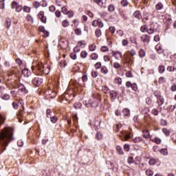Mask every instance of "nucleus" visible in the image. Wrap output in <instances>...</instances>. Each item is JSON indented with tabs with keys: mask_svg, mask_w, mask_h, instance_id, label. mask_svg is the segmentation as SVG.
Returning <instances> with one entry per match:
<instances>
[{
	"mask_svg": "<svg viewBox=\"0 0 176 176\" xmlns=\"http://www.w3.org/2000/svg\"><path fill=\"white\" fill-rule=\"evenodd\" d=\"M38 19H40V20L42 23H45V19H43V17H45V12L43 11H41L38 14Z\"/></svg>",
	"mask_w": 176,
	"mask_h": 176,
	"instance_id": "obj_13",
	"label": "nucleus"
},
{
	"mask_svg": "<svg viewBox=\"0 0 176 176\" xmlns=\"http://www.w3.org/2000/svg\"><path fill=\"white\" fill-rule=\"evenodd\" d=\"M117 152L119 153V155H123V149L120 146H117L116 147Z\"/></svg>",
	"mask_w": 176,
	"mask_h": 176,
	"instance_id": "obj_38",
	"label": "nucleus"
},
{
	"mask_svg": "<svg viewBox=\"0 0 176 176\" xmlns=\"http://www.w3.org/2000/svg\"><path fill=\"white\" fill-rule=\"evenodd\" d=\"M113 68H116V69H119V68H120V64H119L118 62H116L113 63Z\"/></svg>",
	"mask_w": 176,
	"mask_h": 176,
	"instance_id": "obj_53",
	"label": "nucleus"
},
{
	"mask_svg": "<svg viewBox=\"0 0 176 176\" xmlns=\"http://www.w3.org/2000/svg\"><path fill=\"white\" fill-rule=\"evenodd\" d=\"M75 109H80L82 108V103L78 102L74 104Z\"/></svg>",
	"mask_w": 176,
	"mask_h": 176,
	"instance_id": "obj_37",
	"label": "nucleus"
},
{
	"mask_svg": "<svg viewBox=\"0 0 176 176\" xmlns=\"http://www.w3.org/2000/svg\"><path fill=\"white\" fill-rule=\"evenodd\" d=\"M10 25H12V21L10 19H6V28L9 30L10 28Z\"/></svg>",
	"mask_w": 176,
	"mask_h": 176,
	"instance_id": "obj_21",
	"label": "nucleus"
},
{
	"mask_svg": "<svg viewBox=\"0 0 176 176\" xmlns=\"http://www.w3.org/2000/svg\"><path fill=\"white\" fill-rule=\"evenodd\" d=\"M145 56V50H144V49H141L139 51V56L141 58H144V56Z\"/></svg>",
	"mask_w": 176,
	"mask_h": 176,
	"instance_id": "obj_32",
	"label": "nucleus"
},
{
	"mask_svg": "<svg viewBox=\"0 0 176 176\" xmlns=\"http://www.w3.org/2000/svg\"><path fill=\"white\" fill-rule=\"evenodd\" d=\"M108 11L110 12V13L115 12V6L110 4L108 7Z\"/></svg>",
	"mask_w": 176,
	"mask_h": 176,
	"instance_id": "obj_34",
	"label": "nucleus"
},
{
	"mask_svg": "<svg viewBox=\"0 0 176 176\" xmlns=\"http://www.w3.org/2000/svg\"><path fill=\"white\" fill-rule=\"evenodd\" d=\"M143 137L144 138L148 139L150 138V140L152 138V136L151 135V133H149L148 130H144L143 131Z\"/></svg>",
	"mask_w": 176,
	"mask_h": 176,
	"instance_id": "obj_11",
	"label": "nucleus"
},
{
	"mask_svg": "<svg viewBox=\"0 0 176 176\" xmlns=\"http://www.w3.org/2000/svg\"><path fill=\"white\" fill-rule=\"evenodd\" d=\"M109 90V88H108V86L104 85L102 87V91H104V93H105V94H107V93H108V91Z\"/></svg>",
	"mask_w": 176,
	"mask_h": 176,
	"instance_id": "obj_60",
	"label": "nucleus"
},
{
	"mask_svg": "<svg viewBox=\"0 0 176 176\" xmlns=\"http://www.w3.org/2000/svg\"><path fill=\"white\" fill-rule=\"evenodd\" d=\"M146 30H148V28L146 27V25H142L140 28L141 32H146Z\"/></svg>",
	"mask_w": 176,
	"mask_h": 176,
	"instance_id": "obj_56",
	"label": "nucleus"
},
{
	"mask_svg": "<svg viewBox=\"0 0 176 176\" xmlns=\"http://www.w3.org/2000/svg\"><path fill=\"white\" fill-rule=\"evenodd\" d=\"M46 118L50 119L52 123H57V116L53 113V111L50 109L46 110Z\"/></svg>",
	"mask_w": 176,
	"mask_h": 176,
	"instance_id": "obj_2",
	"label": "nucleus"
},
{
	"mask_svg": "<svg viewBox=\"0 0 176 176\" xmlns=\"http://www.w3.org/2000/svg\"><path fill=\"white\" fill-rule=\"evenodd\" d=\"M91 60H97L98 58V54L96 53H92L90 56Z\"/></svg>",
	"mask_w": 176,
	"mask_h": 176,
	"instance_id": "obj_36",
	"label": "nucleus"
},
{
	"mask_svg": "<svg viewBox=\"0 0 176 176\" xmlns=\"http://www.w3.org/2000/svg\"><path fill=\"white\" fill-rule=\"evenodd\" d=\"M133 16L138 20H141L142 19V15H141V12L140 11H136L133 13Z\"/></svg>",
	"mask_w": 176,
	"mask_h": 176,
	"instance_id": "obj_16",
	"label": "nucleus"
},
{
	"mask_svg": "<svg viewBox=\"0 0 176 176\" xmlns=\"http://www.w3.org/2000/svg\"><path fill=\"white\" fill-rule=\"evenodd\" d=\"M100 72H102V74L107 75V74H108V69H107L106 67L102 66L101 67Z\"/></svg>",
	"mask_w": 176,
	"mask_h": 176,
	"instance_id": "obj_35",
	"label": "nucleus"
},
{
	"mask_svg": "<svg viewBox=\"0 0 176 176\" xmlns=\"http://www.w3.org/2000/svg\"><path fill=\"white\" fill-rule=\"evenodd\" d=\"M37 69L39 72L38 75H41L42 76L45 75V67L43 66V63H38Z\"/></svg>",
	"mask_w": 176,
	"mask_h": 176,
	"instance_id": "obj_7",
	"label": "nucleus"
},
{
	"mask_svg": "<svg viewBox=\"0 0 176 176\" xmlns=\"http://www.w3.org/2000/svg\"><path fill=\"white\" fill-rule=\"evenodd\" d=\"M23 11L25 12L26 13H30V12H31V8L28 6H24Z\"/></svg>",
	"mask_w": 176,
	"mask_h": 176,
	"instance_id": "obj_55",
	"label": "nucleus"
},
{
	"mask_svg": "<svg viewBox=\"0 0 176 176\" xmlns=\"http://www.w3.org/2000/svg\"><path fill=\"white\" fill-rule=\"evenodd\" d=\"M119 14L120 15V16L124 19V20H127V14H126V12L123 11V10H120L119 11Z\"/></svg>",
	"mask_w": 176,
	"mask_h": 176,
	"instance_id": "obj_17",
	"label": "nucleus"
},
{
	"mask_svg": "<svg viewBox=\"0 0 176 176\" xmlns=\"http://www.w3.org/2000/svg\"><path fill=\"white\" fill-rule=\"evenodd\" d=\"M46 65H47V66H46L47 72H45V75H49V74H50L52 63H50V62H49V63H47Z\"/></svg>",
	"mask_w": 176,
	"mask_h": 176,
	"instance_id": "obj_23",
	"label": "nucleus"
},
{
	"mask_svg": "<svg viewBox=\"0 0 176 176\" xmlns=\"http://www.w3.org/2000/svg\"><path fill=\"white\" fill-rule=\"evenodd\" d=\"M146 32L149 34V35H152V34L155 32V30H153V28L147 29Z\"/></svg>",
	"mask_w": 176,
	"mask_h": 176,
	"instance_id": "obj_59",
	"label": "nucleus"
},
{
	"mask_svg": "<svg viewBox=\"0 0 176 176\" xmlns=\"http://www.w3.org/2000/svg\"><path fill=\"white\" fill-rule=\"evenodd\" d=\"M128 53L131 54L132 57L137 54V52H135V50H131L130 51H128Z\"/></svg>",
	"mask_w": 176,
	"mask_h": 176,
	"instance_id": "obj_52",
	"label": "nucleus"
},
{
	"mask_svg": "<svg viewBox=\"0 0 176 176\" xmlns=\"http://www.w3.org/2000/svg\"><path fill=\"white\" fill-rule=\"evenodd\" d=\"M62 25L63 27H68L69 25V22L68 21V20H65L62 22Z\"/></svg>",
	"mask_w": 176,
	"mask_h": 176,
	"instance_id": "obj_45",
	"label": "nucleus"
},
{
	"mask_svg": "<svg viewBox=\"0 0 176 176\" xmlns=\"http://www.w3.org/2000/svg\"><path fill=\"white\" fill-rule=\"evenodd\" d=\"M89 50L90 52H94L96 50V45L93 44L89 45Z\"/></svg>",
	"mask_w": 176,
	"mask_h": 176,
	"instance_id": "obj_62",
	"label": "nucleus"
},
{
	"mask_svg": "<svg viewBox=\"0 0 176 176\" xmlns=\"http://www.w3.org/2000/svg\"><path fill=\"white\" fill-rule=\"evenodd\" d=\"M122 135H124V140H125V141H127V140H130V135L126 133H122Z\"/></svg>",
	"mask_w": 176,
	"mask_h": 176,
	"instance_id": "obj_50",
	"label": "nucleus"
},
{
	"mask_svg": "<svg viewBox=\"0 0 176 176\" xmlns=\"http://www.w3.org/2000/svg\"><path fill=\"white\" fill-rule=\"evenodd\" d=\"M61 12L62 13H63L64 14H67V13H68V12H69V10H68V9L67 8V7L64 6L61 8Z\"/></svg>",
	"mask_w": 176,
	"mask_h": 176,
	"instance_id": "obj_46",
	"label": "nucleus"
},
{
	"mask_svg": "<svg viewBox=\"0 0 176 176\" xmlns=\"http://www.w3.org/2000/svg\"><path fill=\"white\" fill-rule=\"evenodd\" d=\"M126 78H133V72L131 71H129L126 73Z\"/></svg>",
	"mask_w": 176,
	"mask_h": 176,
	"instance_id": "obj_61",
	"label": "nucleus"
},
{
	"mask_svg": "<svg viewBox=\"0 0 176 176\" xmlns=\"http://www.w3.org/2000/svg\"><path fill=\"white\" fill-rule=\"evenodd\" d=\"M28 72H30V70H28V69H25L22 71V74L25 75V76H30Z\"/></svg>",
	"mask_w": 176,
	"mask_h": 176,
	"instance_id": "obj_51",
	"label": "nucleus"
},
{
	"mask_svg": "<svg viewBox=\"0 0 176 176\" xmlns=\"http://www.w3.org/2000/svg\"><path fill=\"white\" fill-rule=\"evenodd\" d=\"M126 87H127V89H131L133 91H137L138 90V87L137 86L136 83H131V82L130 81H127L125 84Z\"/></svg>",
	"mask_w": 176,
	"mask_h": 176,
	"instance_id": "obj_4",
	"label": "nucleus"
},
{
	"mask_svg": "<svg viewBox=\"0 0 176 176\" xmlns=\"http://www.w3.org/2000/svg\"><path fill=\"white\" fill-rule=\"evenodd\" d=\"M74 33L76 35H82V30L80 28H76L74 30Z\"/></svg>",
	"mask_w": 176,
	"mask_h": 176,
	"instance_id": "obj_41",
	"label": "nucleus"
},
{
	"mask_svg": "<svg viewBox=\"0 0 176 176\" xmlns=\"http://www.w3.org/2000/svg\"><path fill=\"white\" fill-rule=\"evenodd\" d=\"M114 83L117 85H122V78L118 77L114 79Z\"/></svg>",
	"mask_w": 176,
	"mask_h": 176,
	"instance_id": "obj_40",
	"label": "nucleus"
},
{
	"mask_svg": "<svg viewBox=\"0 0 176 176\" xmlns=\"http://www.w3.org/2000/svg\"><path fill=\"white\" fill-rule=\"evenodd\" d=\"M0 97L2 100H10V96L7 94L4 95H1Z\"/></svg>",
	"mask_w": 176,
	"mask_h": 176,
	"instance_id": "obj_30",
	"label": "nucleus"
},
{
	"mask_svg": "<svg viewBox=\"0 0 176 176\" xmlns=\"http://www.w3.org/2000/svg\"><path fill=\"white\" fill-rule=\"evenodd\" d=\"M109 50V48H108L107 46H102L101 48V52H108Z\"/></svg>",
	"mask_w": 176,
	"mask_h": 176,
	"instance_id": "obj_63",
	"label": "nucleus"
},
{
	"mask_svg": "<svg viewBox=\"0 0 176 176\" xmlns=\"http://www.w3.org/2000/svg\"><path fill=\"white\" fill-rule=\"evenodd\" d=\"M125 60L128 64H133L134 63V59L130 56H126Z\"/></svg>",
	"mask_w": 176,
	"mask_h": 176,
	"instance_id": "obj_22",
	"label": "nucleus"
},
{
	"mask_svg": "<svg viewBox=\"0 0 176 176\" xmlns=\"http://www.w3.org/2000/svg\"><path fill=\"white\" fill-rule=\"evenodd\" d=\"M122 113L124 116H130V110H129L128 109H124L122 110Z\"/></svg>",
	"mask_w": 176,
	"mask_h": 176,
	"instance_id": "obj_31",
	"label": "nucleus"
},
{
	"mask_svg": "<svg viewBox=\"0 0 176 176\" xmlns=\"http://www.w3.org/2000/svg\"><path fill=\"white\" fill-rule=\"evenodd\" d=\"M26 20L28 21H30V23H34V18H32V16H31V15H27Z\"/></svg>",
	"mask_w": 176,
	"mask_h": 176,
	"instance_id": "obj_48",
	"label": "nucleus"
},
{
	"mask_svg": "<svg viewBox=\"0 0 176 176\" xmlns=\"http://www.w3.org/2000/svg\"><path fill=\"white\" fill-rule=\"evenodd\" d=\"M96 140H102V134L100 132H98L96 135Z\"/></svg>",
	"mask_w": 176,
	"mask_h": 176,
	"instance_id": "obj_47",
	"label": "nucleus"
},
{
	"mask_svg": "<svg viewBox=\"0 0 176 176\" xmlns=\"http://www.w3.org/2000/svg\"><path fill=\"white\" fill-rule=\"evenodd\" d=\"M162 133L165 134L166 137H169L170 134V130L167 129L166 128L162 129Z\"/></svg>",
	"mask_w": 176,
	"mask_h": 176,
	"instance_id": "obj_26",
	"label": "nucleus"
},
{
	"mask_svg": "<svg viewBox=\"0 0 176 176\" xmlns=\"http://www.w3.org/2000/svg\"><path fill=\"white\" fill-rule=\"evenodd\" d=\"M82 80L85 83L87 81V75L84 74L82 77Z\"/></svg>",
	"mask_w": 176,
	"mask_h": 176,
	"instance_id": "obj_64",
	"label": "nucleus"
},
{
	"mask_svg": "<svg viewBox=\"0 0 176 176\" xmlns=\"http://www.w3.org/2000/svg\"><path fill=\"white\" fill-rule=\"evenodd\" d=\"M109 94H110V98H111L112 100H116V96H118V92H117V91H111L109 92Z\"/></svg>",
	"mask_w": 176,
	"mask_h": 176,
	"instance_id": "obj_15",
	"label": "nucleus"
},
{
	"mask_svg": "<svg viewBox=\"0 0 176 176\" xmlns=\"http://www.w3.org/2000/svg\"><path fill=\"white\" fill-rule=\"evenodd\" d=\"M117 54H119L120 58H122V54L121 52H119V51L113 52V56H115V58H116V60H118V55Z\"/></svg>",
	"mask_w": 176,
	"mask_h": 176,
	"instance_id": "obj_27",
	"label": "nucleus"
},
{
	"mask_svg": "<svg viewBox=\"0 0 176 176\" xmlns=\"http://www.w3.org/2000/svg\"><path fill=\"white\" fill-rule=\"evenodd\" d=\"M157 103L158 104L159 107H162V105L164 104V98L161 96L158 100H157Z\"/></svg>",
	"mask_w": 176,
	"mask_h": 176,
	"instance_id": "obj_19",
	"label": "nucleus"
},
{
	"mask_svg": "<svg viewBox=\"0 0 176 176\" xmlns=\"http://www.w3.org/2000/svg\"><path fill=\"white\" fill-rule=\"evenodd\" d=\"M70 58H72V60H76V54L75 52L71 53Z\"/></svg>",
	"mask_w": 176,
	"mask_h": 176,
	"instance_id": "obj_58",
	"label": "nucleus"
},
{
	"mask_svg": "<svg viewBox=\"0 0 176 176\" xmlns=\"http://www.w3.org/2000/svg\"><path fill=\"white\" fill-rule=\"evenodd\" d=\"M155 50H157V53H158V54H163V53H164V50L160 45H157L155 46Z\"/></svg>",
	"mask_w": 176,
	"mask_h": 176,
	"instance_id": "obj_10",
	"label": "nucleus"
},
{
	"mask_svg": "<svg viewBox=\"0 0 176 176\" xmlns=\"http://www.w3.org/2000/svg\"><path fill=\"white\" fill-rule=\"evenodd\" d=\"M151 141L153 142H155L157 144H162V140L157 137L154 138H151Z\"/></svg>",
	"mask_w": 176,
	"mask_h": 176,
	"instance_id": "obj_18",
	"label": "nucleus"
},
{
	"mask_svg": "<svg viewBox=\"0 0 176 176\" xmlns=\"http://www.w3.org/2000/svg\"><path fill=\"white\" fill-rule=\"evenodd\" d=\"M19 90L23 93L24 94H28V90H27V88H25V86L23 84H19Z\"/></svg>",
	"mask_w": 176,
	"mask_h": 176,
	"instance_id": "obj_9",
	"label": "nucleus"
},
{
	"mask_svg": "<svg viewBox=\"0 0 176 176\" xmlns=\"http://www.w3.org/2000/svg\"><path fill=\"white\" fill-rule=\"evenodd\" d=\"M121 6L123 8H126V6H129V1L127 0H122L120 2Z\"/></svg>",
	"mask_w": 176,
	"mask_h": 176,
	"instance_id": "obj_28",
	"label": "nucleus"
},
{
	"mask_svg": "<svg viewBox=\"0 0 176 176\" xmlns=\"http://www.w3.org/2000/svg\"><path fill=\"white\" fill-rule=\"evenodd\" d=\"M32 82L34 86H41V85H42V83H43V78H42L41 77H34L32 79Z\"/></svg>",
	"mask_w": 176,
	"mask_h": 176,
	"instance_id": "obj_5",
	"label": "nucleus"
},
{
	"mask_svg": "<svg viewBox=\"0 0 176 176\" xmlns=\"http://www.w3.org/2000/svg\"><path fill=\"white\" fill-rule=\"evenodd\" d=\"M155 9L156 10H162V9H163V4L162 3H158L156 6H155Z\"/></svg>",
	"mask_w": 176,
	"mask_h": 176,
	"instance_id": "obj_33",
	"label": "nucleus"
},
{
	"mask_svg": "<svg viewBox=\"0 0 176 176\" xmlns=\"http://www.w3.org/2000/svg\"><path fill=\"white\" fill-rule=\"evenodd\" d=\"M95 35L97 36V38H100V36H101V30L97 29L95 31Z\"/></svg>",
	"mask_w": 176,
	"mask_h": 176,
	"instance_id": "obj_43",
	"label": "nucleus"
},
{
	"mask_svg": "<svg viewBox=\"0 0 176 176\" xmlns=\"http://www.w3.org/2000/svg\"><path fill=\"white\" fill-rule=\"evenodd\" d=\"M94 3H96L98 5V6H100V8H105V4L102 2V0H93Z\"/></svg>",
	"mask_w": 176,
	"mask_h": 176,
	"instance_id": "obj_14",
	"label": "nucleus"
},
{
	"mask_svg": "<svg viewBox=\"0 0 176 176\" xmlns=\"http://www.w3.org/2000/svg\"><path fill=\"white\" fill-rule=\"evenodd\" d=\"M14 140L13 138V130L9 129H3L0 133V144L3 146L1 153L4 151H6V146L9 145L10 141Z\"/></svg>",
	"mask_w": 176,
	"mask_h": 176,
	"instance_id": "obj_1",
	"label": "nucleus"
},
{
	"mask_svg": "<svg viewBox=\"0 0 176 176\" xmlns=\"http://www.w3.org/2000/svg\"><path fill=\"white\" fill-rule=\"evenodd\" d=\"M97 24L99 28H102V27H104V23H102V21H101V19L97 20Z\"/></svg>",
	"mask_w": 176,
	"mask_h": 176,
	"instance_id": "obj_39",
	"label": "nucleus"
},
{
	"mask_svg": "<svg viewBox=\"0 0 176 176\" xmlns=\"http://www.w3.org/2000/svg\"><path fill=\"white\" fill-rule=\"evenodd\" d=\"M167 71H168L169 72H174V71H175V67H174V66H168Z\"/></svg>",
	"mask_w": 176,
	"mask_h": 176,
	"instance_id": "obj_49",
	"label": "nucleus"
},
{
	"mask_svg": "<svg viewBox=\"0 0 176 176\" xmlns=\"http://www.w3.org/2000/svg\"><path fill=\"white\" fill-rule=\"evenodd\" d=\"M127 162L129 163V164H131L132 163H134V158L133 157H128Z\"/></svg>",
	"mask_w": 176,
	"mask_h": 176,
	"instance_id": "obj_54",
	"label": "nucleus"
},
{
	"mask_svg": "<svg viewBox=\"0 0 176 176\" xmlns=\"http://www.w3.org/2000/svg\"><path fill=\"white\" fill-rule=\"evenodd\" d=\"M164 71H166V67H164V65H160L158 67V72L160 73V74H164Z\"/></svg>",
	"mask_w": 176,
	"mask_h": 176,
	"instance_id": "obj_29",
	"label": "nucleus"
},
{
	"mask_svg": "<svg viewBox=\"0 0 176 176\" xmlns=\"http://www.w3.org/2000/svg\"><path fill=\"white\" fill-rule=\"evenodd\" d=\"M140 41L143 43H149L151 41V36H149L148 34H143L140 36Z\"/></svg>",
	"mask_w": 176,
	"mask_h": 176,
	"instance_id": "obj_6",
	"label": "nucleus"
},
{
	"mask_svg": "<svg viewBox=\"0 0 176 176\" xmlns=\"http://www.w3.org/2000/svg\"><path fill=\"white\" fill-rule=\"evenodd\" d=\"M176 104L169 106L170 112H174L175 111Z\"/></svg>",
	"mask_w": 176,
	"mask_h": 176,
	"instance_id": "obj_57",
	"label": "nucleus"
},
{
	"mask_svg": "<svg viewBox=\"0 0 176 176\" xmlns=\"http://www.w3.org/2000/svg\"><path fill=\"white\" fill-rule=\"evenodd\" d=\"M85 105L87 107H89L88 105H90L91 108H97L98 107V98H93V100H89V104H86Z\"/></svg>",
	"mask_w": 176,
	"mask_h": 176,
	"instance_id": "obj_3",
	"label": "nucleus"
},
{
	"mask_svg": "<svg viewBox=\"0 0 176 176\" xmlns=\"http://www.w3.org/2000/svg\"><path fill=\"white\" fill-rule=\"evenodd\" d=\"M159 160L155 159V158H151L150 160L148 161V164L151 166H155L157 162H158Z\"/></svg>",
	"mask_w": 176,
	"mask_h": 176,
	"instance_id": "obj_20",
	"label": "nucleus"
},
{
	"mask_svg": "<svg viewBox=\"0 0 176 176\" xmlns=\"http://www.w3.org/2000/svg\"><path fill=\"white\" fill-rule=\"evenodd\" d=\"M133 142H135V144L144 142V139H142V137H135L133 139Z\"/></svg>",
	"mask_w": 176,
	"mask_h": 176,
	"instance_id": "obj_12",
	"label": "nucleus"
},
{
	"mask_svg": "<svg viewBox=\"0 0 176 176\" xmlns=\"http://www.w3.org/2000/svg\"><path fill=\"white\" fill-rule=\"evenodd\" d=\"M160 153L164 156H167V155H168V151H167V148H162L160 150Z\"/></svg>",
	"mask_w": 176,
	"mask_h": 176,
	"instance_id": "obj_24",
	"label": "nucleus"
},
{
	"mask_svg": "<svg viewBox=\"0 0 176 176\" xmlns=\"http://www.w3.org/2000/svg\"><path fill=\"white\" fill-rule=\"evenodd\" d=\"M153 96L156 97L157 100L160 99L162 97V94L159 91H155Z\"/></svg>",
	"mask_w": 176,
	"mask_h": 176,
	"instance_id": "obj_25",
	"label": "nucleus"
},
{
	"mask_svg": "<svg viewBox=\"0 0 176 176\" xmlns=\"http://www.w3.org/2000/svg\"><path fill=\"white\" fill-rule=\"evenodd\" d=\"M80 57L81 58H86V57H87V52L82 51L80 53Z\"/></svg>",
	"mask_w": 176,
	"mask_h": 176,
	"instance_id": "obj_42",
	"label": "nucleus"
},
{
	"mask_svg": "<svg viewBox=\"0 0 176 176\" xmlns=\"http://www.w3.org/2000/svg\"><path fill=\"white\" fill-rule=\"evenodd\" d=\"M45 0H43L41 3L38 1H34L33 2V6L34 8H36V9H38L39 6H42L43 8H45Z\"/></svg>",
	"mask_w": 176,
	"mask_h": 176,
	"instance_id": "obj_8",
	"label": "nucleus"
},
{
	"mask_svg": "<svg viewBox=\"0 0 176 176\" xmlns=\"http://www.w3.org/2000/svg\"><path fill=\"white\" fill-rule=\"evenodd\" d=\"M146 174L148 176H153V170H151V169H147L146 170Z\"/></svg>",
	"mask_w": 176,
	"mask_h": 176,
	"instance_id": "obj_44",
	"label": "nucleus"
}]
</instances>
